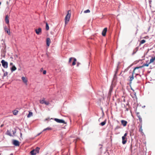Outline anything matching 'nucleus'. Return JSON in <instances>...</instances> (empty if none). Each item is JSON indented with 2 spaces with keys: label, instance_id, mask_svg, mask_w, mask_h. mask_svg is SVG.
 <instances>
[{
  "label": "nucleus",
  "instance_id": "1",
  "mask_svg": "<svg viewBox=\"0 0 155 155\" xmlns=\"http://www.w3.org/2000/svg\"><path fill=\"white\" fill-rule=\"evenodd\" d=\"M138 68H139V67H135L134 68V69L133 71L132 76H130L129 77V78H130L129 81H130V84L132 83V81L134 79V74H135L136 75H137L138 74V73L139 72V71L137 72H136L137 73H136L135 72V71L136 70L138 69Z\"/></svg>",
  "mask_w": 155,
  "mask_h": 155
},
{
  "label": "nucleus",
  "instance_id": "2",
  "mask_svg": "<svg viewBox=\"0 0 155 155\" xmlns=\"http://www.w3.org/2000/svg\"><path fill=\"white\" fill-rule=\"evenodd\" d=\"M71 17V12L69 10L68 12L67 15H66L65 17V24L66 25L67 23L69 21V19Z\"/></svg>",
  "mask_w": 155,
  "mask_h": 155
},
{
  "label": "nucleus",
  "instance_id": "3",
  "mask_svg": "<svg viewBox=\"0 0 155 155\" xmlns=\"http://www.w3.org/2000/svg\"><path fill=\"white\" fill-rule=\"evenodd\" d=\"M40 148L37 147L35 149H34L30 152V153L31 155H35L37 153H38Z\"/></svg>",
  "mask_w": 155,
  "mask_h": 155
},
{
  "label": "nucleus",
  "instance_id": "4",
  "mask_svg": "<svg viewBox=\"0 0 155 155\" xmlns=\"http://www.w3.org/2000/svg\"><path fill=\"white\" fill-rule=\"evenodd\" d=\"M3 67L5 68H7L8 67V63L7 62L5 61L4 60H2L1 61Z\"/></svg>",
  "mask_w": 155,
  "mask_h": 155
},
{
  "label": "nucleus",
  "instance_id": "5",
  "mask_svg": "<svg viewBox=\"0 0 155 155\" xmlns=\"http://www.w3.org/2000/svg\"><path fill=\"white\" fill-rule=\"evenodd\" d=\"M41 28H39L37 29H35V31L36 34L38 35H40L41 33Z\"/></svg>",
  "mask_w": 155,
  "mask_h": 155
},
{
  "label": "nucleus",
  "instance_id": "6",
  "mask_svg": "<svg viewBox=\"0 0 155 155\" xmlns=\"http://www.w3.org/2000/svg\"><path fill=\"white\" fill-rule=\"evenodd\" d=\"M54 120L58 123L66 124L64 121L62 120L59 119L57 118H55L54 119Z\"/></svg>",
  "mask_w": 155,
  "mask_h": 155
},
{
  "label": "nucleus",
  "instance_id": "7",
  "mask_svg": "<svg viewBox=\"0 0 155 155\" xmlns=\"http://www.w3.org/2000/svg\"><path fill=\"white\" fill-rule=\"evenodd\" d=\"M21 79L22 80V81H23V82L26 85H27V81H28V80L27 79L25 78V77H22V78H21Z\"/></svg>",
  "mask_w": 155,
  "mask_h": 155
},
{
  "label": "nucleus",
  "instance_id": "8",
  "mask_svg": "<svg viewBox=\"0 0 155 155\" xmlns=\"http://www.w3.org/2000/svg\"><path fill=\"white\" fill-rule=\"evenodd\" d=\"M13 144L16 146H18L19 145V141L18 140H13Z\"/></svg>",
  "mask_w": 155,
  "mask_h": 155
},
{
  "label": "nucleus",
  "instance_id": "9",
  "mask_svg": "<svg viewBox=\"0 0 155 155\" xmlns=\"http://www.w3.org/2000/svg\"><path fill=\"white\" fill-rule=\"evenodd\" d=\"M4 29L5 32H6L8 35H10V32L9 29L7 27H5Z\"/></svg>",
  "mask_w": 155,
  "mask_h": 155
},
{
  "label": "nucleus",
  "instance_id": "10",
  "mask_svg": "<svg viewBox=\"0 0 155 155\" xmlns=\"http://www.w3.org/2000/svg\"><path fill=\"white\" fill-rule=\"evenodd\" d=\"M122 143L123 144H125L127 142V138L126 137H122Z\"/></svg>",
  "mask_w": 155,
  "mask_h": 155
},
{
  "label": "nucleus",
  "instance_id": "11",
  "mask_svg": "<svg viewBox=\"0 0 155 155\" xmlns=\"http://www.w3.org/2000/svg\"><path fill=\"white\" fill-rule=\"evenodd\" d=\"M121 124L124 126H126L127 124V122L126 121H125L124 120H122L121 121Z\"/></svg>",
  "mask_w": 155,
  "mask_h": 155
},
{
  "label": "nucleus",
  "instance_id": "12",
  "mask_svg": "<svg viewBox=\"0 0 155 155\" xmlns=\"http://www.w3.org/2000/svg\"><path fill=\"white\" fill-rule=\"evenodd\" d=\"M9 16L7 15L5 16V21L6 24H8V25H9Z\"/></svg>",
  "mask_w": 155,
  "mask_h": 155
},
{
  "label": "nucleus",
  "instance_id": "13",
  "mask_svg": "<svg viewBox=\"0 0 155 155\" xmlns=\"http://www.w3.org/2000/svg\"><path fill=\"white\" fill-rule=\"evenodd\" d=\"M107 31V28H104L102 32V35L103 36H105L106 35V33Z\"/></svg>",
  "mask_w": 155,
  "mask_h": 155
},
{
  "label": "nucleus",
  "instance_id": "14",
  "mask_svg": "<svg viewBox=\"0 0 155 155\" xmlns=\"http://www.w3.org/2000/svg\"><path fill=\"white\" fill-rule=\"evenodd\" d=\"M46 44L49 47L51 43V39L49 38H47L46 39Z\"/></svg>",
  "mask_w": 155,
  "mask_h": 155
},
{
  "label": "nucleus",
  "instance_id": "15",
  "mask_svg": "<svg viewBox=\"0 0 155 155\" xmlns=\"http://www.w3.org/2000/svg\"><path fill=\"white\" fill-rule=\"evenodd\" d=\"M150 64V63H149V62L148 63H146L145 64H143L142 66L138 67H139L138 69L140 68H142L144 66L147 67L149 66V65Z\"/></svg>",
  "mask_w": 155,
  "mask_h": 155
},
{
  "label": "nucleus",
  "instance_id": "16",
  "mask_svg": "<svg viewBox=\"0 0 155 155\" xmlns=\"http://www.w3.org/2000/svg\"><path fill=\"white\" fill-rule=\"evenodd\" d=\"M140 127L139 129V131L142 134H143V130L142 129V124H140Z\"/></svg>",
  "mask_w": 155,
  "mask_h": 155
},
{
  "label": "nucleus",
  "instance_id": "17",
  "mask_svg": "<svg viewBox=\"0 0 155 155\" xmlns=\"http://www.w3.org/2000/svg\"><path fill=\"white\" fill-rule=\"evenodd\" d=\"M33 116V113L29 111V114L27 115V117L29 118Z\"/></svg>",
  "mask_w": 155,
  "mask_h": 155
},
{
  "label": "nucleus",
  "instance_id": "18",
  "mask_svg": "<svg viewBox=\"0 0 155 155\" xmlns=\"http://www.w3.org/2000/svg\"><path fill=\"white\" fill-rule=\"evenodd\" d=\"M16 68L14 65H13L11 68V70L12 72L16 70Z\"/></svg>",
  "mask_w": 155,
  "mask_h": 155
},
{
  "label": "nucleus",
  "instance_id": "19",
  "mask_svg": "<svg viewBox=\"0 0 155 155\" xmlns=\"http://www.w3.org/2000/svg\"><path fill=\"white\" fill-rule=\"evenodd\" d=\"M45 101V98H43L42 100H40V103L41 104H44Z\"/></svg>",
  "mask_w": 155,
  "mask_h": 155
},
{
  "label": "nucleus",
  "instance_id": "20",
  "mask_svg": "<svg viewBox=\"0 0 155 155\" xmlns=\"http://www.w3.org/2000/svg\"><path fill=\"white\" fill-rule=\"evenodd\" d=\"M155 60V57H152L150 59V61L149 62V63H151L153 62L154 60Z\"/></svg>",
  "mask_w": 155,
  "mask_h": 155
},
{
  "label": "nucleus",
  "instance_id": "21",
  "mask_svg": "<svg viewBox=\"0 0 155 155\" xmlns=\"http://www.w3.org/2000/svg\"><path fill=\"white\" fill-rule=\"evenodd\" d=\"M106 123V120H105L104 121L101 123L100 124V125L102 126H103L105 125Z\"/></svg>",
  "mask_w": 155,
  "mask_h": 155
},
{
  "label": "nucleus",
  "instance_id": "22",
  "mask_svg": "<svg viewBox=\"0 0 155 155\" xmlns=\"http://www.w3.org/2000/svg\"><path fill=\"white\" fill-rule=\"evenodd\" d=\"M18 112V111L17 110H15L13 111V113L14 115H16Z\"/></svg>",
  "mask_w": 155,
  "mask_h": 155
},
{
  "label": "nucleus",
  "instance_id": "23",
  "mask_svg": "<svg viewBox=\"0 0 155 155\" xmlns=\"http://www.w3.org/2000/svg\"><path fill=\"white\" fill-rule=\"evenodd\" d=\"M46 29L47 31L49 29L48 25L47 22L46 23Z\"/></svg>",
  "mask_w": 155,
  "mask_h": 155
},
{
  "label": "nucleus",
  "instance_id": "24",
  "mask_svg": "<svg viewBox=\"0 0 155 155\" xmlns=\"http://www.w3.org/2000/svg\"><path fill=\"white\" fill-rule=\"evenodd\" d=\"M52 130V128H51L50 127H48L47 128L45 129L43 131H45L46 130Z\"/></svg>",
  "mask_w": 155,
  "mask_h": 155
},
{
  "label": "nucleus",
  "instance_id": "25",
  "mask_svg": "<svg viewBox=\"0 0 155 155\" xmlns=\"http://www.w3.org/2000/svg\"><path fill=\"white\" fill-rule=\"evenodd\" d=\"M6 134L7 135H8L10 136H12V135L11 134L10 132V131L8 130L6 132Z\"/></svg>",
  "mask_w": 155,
  "mask_h": 155
},
{
  "label": "nucleus",
  "instance_id": "26",
  "mask_svg": "<svg viewBox=\"0 0 155 155\" xmlns=\"http://www.w3.org/2000/svg\"><path fill=\"white\" fill-rule=\"evenodd\" d=\"M138 118H139V120L140 122L141 123L140 124H142V119L141 116H138Z\"/></svg>",
  "mask_w": 155,
  "mask_h": 155
},
{
  "label": "nucleus",
  "instance_id": "27",
  "mask_svg": "<svg viewBox=\"0 0 155 155\" xmlns=\"http://www.w3.org/2000/svg\"><path fill=\"white\" fill-rule=\"evenodd\" d=\"M76 61H77L76 59L75 58H74V61H73L72 63V64L73 65H74L75 64Z\"/></svg>",
  "mask_w": 155,
  "mask_h": 155
},
{
  "label": "nucleus",
  "instance_id": "28",
  "mask_svg": "<svg viewBox=\"0 0 155 155\" xmlns=\"http://www.w3.org/2000/svg\"><path fill=\"white\" fill-rule=\"evenodd\" d=\"M146 42V41L145 40L143 39L142 40L140 43V44H142Z\"/></svg>",
  "mask_w": 155,
  "mask_h": 155
},
{
  "label": "nucleus",
  "instance_id": "29",
  "mask_svg": "<svg viewBox=\"0 0 155 155\" xmlns=\"http://www.w3.org/2000/svg\"><path fill=\"white\" fill-rule=\"evenodd\" d=\"M44 104L47 105H48L49 104V102L48 101H45Z\"/></svg>",
  "mask_w": 155,
  "mask_h": 155
},
{
  "label": "nucleus",
  "instance_id": "30",
  "mask_svg": "<svg viewBox=\"0 0 155 155\" xmlns=\"http://www.w3.org/2000/svg\"><path fill=\"white\" fill-rule=\"evenodd\" d=\"M90 12V10L89 9H87V10L84 11V13H89V12Z\"/></svg>",
  "mask_w": 155,
  "mask_h": 155
},
{
  "label": "nucleus",
  "instance_id": "31",
  "mask_svg": "<svg viewBox=\"0 0 155 155\" xmlns=\"http://www.w3.org/2000/svg\"><path fill=\"white\" fill-rule=\"evenodd\" d=\"M120 128V126H117V127H116V128H115V130H117V129H119V128Z\"/></svg>",
  "mask_w": 155,
  "mask_h": 155
},
{
  "label": "nucleus",
  "instance_id": "32",
  "mask_svg": "<svg viewBox=\"0 0 155 155\" xmlns=\"http://www.w3.org/2000/svg\"><path fill=\"white\" fill-rule=\"evenodd\" d=\"M43 73L44 74H45L46 73V70H44Z\"/></svg>",
  "mask_w": 155,
  "mask_h": 155
},
{
  "label": "nucleus",
  "instance_id": "33",
  "mask_svg": "<svg viewBox=\"0 0 155 155\" xmlns=\"http://www.w3.org/2000/svg\"><path fill=\"white\" fill-rule=\"evenodd\" d=\"M72 58H69V63H70L71 61V60H72Z\"/></svg>",
  "mask_w": 155,
  "mask_h": 155
},
{
  "label": "nucleus",
  "instance_id": "34",
  "mask_svg": "<svg viewBox=\"0 0 155 155\" xmlns=\"http://www.w3.org/2000/svg\"><path fill=\"white\" fill-rule=\"evenodd\" d=\"M127 133H125L124 136H123V137H126L127 136Z\"/></svg>",
  "mask_w": 155,
  "mask_h": 155
},
{
  "label": "nucleus",
  "instance_id": "35",
  "mask_svg": "<svg viewBox=\"0 0 155 155\" xmlns=\"http://www.w3.org/2000/svg\"><path fill=\"white\" fill-rule=\"evenodd\" d=\"M137 116L138 117V116H140L139 114V113H138V112L137 113Z\"/></svg>",
  "mask_w": 155,
  "mask_h": 155
},
{
  "label": "nucleus",
  "instance_id": "36",
  "mask_svg": "<svg viewBox=\"0 0 155 155\" xmlns=\"http://www.w3.org/2000/svg\"><path fill=\"white\" fill-rule=\"evenodd\" d=\"M7 75V73H5L3 75V76L4 77H5Z\"/></svg>",
  "mask_w": 155,
  "mask_h": 155
},
{
  "label": "nucleus",
  "instance_id": "37",
  "mask_svg": "<svg viewBox=\"0 0 155 155\" xmlns=\"http://www.w3.org/2000/svg\"><path fill=\"white\" fill-rule=\"evenodd\" d=\"M80 64V63H79V62L77 63V66H78Z\"/></svg>",
  "mask_w": 155,
  "mask_h": 155
},
{
  "label": "nucleus",
  "instance_id": "38",
  "mask_svg": "<svg viewBox=\"0 0 155 155\" xmlns=\"http://www.w3.org/2000/svg\"><path fill=\"white\" fill-rule=\"evenodd\" d=\"M99 146H100V149L102 148V145H101V144H100V145H99Z\"/></svg>",
  "mask_w": 155,
  "mask_h": 155
},
{
  "label": "nucleus",
  "instance_id": "39",
  "mask_svg": "<svg viewBox=\"0 0 155 155\" xmlns=\"http://www.w3.org/2000/svg\"><path fill=\"white\" fill-rule=\"evenodd\" d=\"M43 70V68H41V69H40V71H42Z\"/></svg>",
  "mask_w": 155,
  "mask_h": 155
},
{
  "label": "nucleus",
  "instance_id": "40",
  "mask_svg": "<svg viewBox=\"0 0 155 155\" xmlns=\"http://www.w3.org/2000/svg\"><path fill=\"white\" fill-rule=\"evenodd\" d=\"M13 64L12 63H10V65H13Z\"/></svg>",
  "mask_w": 155,
  "mask_h": 155
},
{
  "label": "nucleus",
  "instance_id": "41",
  "mask_svg": "<svg viewBox=\"0 0 155 155\" xmlns=\"http://www.w3.org/2000/svg\"><path fill=\"white\" fill-rule=\"evenodd\" d=\"M3 125H4V124H2V125H1L0 127H3Z\"/></svg>",
  "mask_w": 155,
  "mask_h": 155
},
{
  "label": "nucleus",
  "instance_id": "42",
  "mask_svg": "<svg viewBox=\"0 0 155 155\" xmlns=\"http://www.w3.org/2000/svg\"><path fill=\"white\" fill-rule=\"evenodd\" d=\"M124 102H125V99H124Z\"/></svg>",
  "mask_w": 155,
  "mask_h": 155
},
{
  "label": "nucleus",
  "instance_id": "43",
  "mask_svg": "<svg viewBox=\"0 0 155 155\" xmlns=\"http://www.w3.org/2000/svg\"><path fill=\"white\" fill-rule=\"evenodd\" d=\"M16 57L17 58V57H18V56H17V55H16Z\"/></svg>",
  "mask_w": 155,
  "mask_h": 155
},
{
  "label": "nucleus",
  "instance_id": "44",
  "mask_svg": "<svg viewBox=\"0 0 155 155\" xmlns=\"http://www.w3.org/2000/svg\"><path fill=\"white\" fill-rule=\"evenodd\" d=\"M1 2H0V5H1Z\"/></svg>",
  "mask_w": 155,
  "mask_h": 155
},
{
  "label": "nucleus",
  "instance_id": "45",
  "mask_svg": "<svg viewBox=\"0 0 155 155\" xmlns=\"http://www.w3.org/2000/svg\"><path fill=\"white\" fill-rule=\"evenodd\" d=\"M110 91H111V90H110V91H109V93H110Z\"/></svg>",
  "mask_w": 155,
  "mask_h": 155
},
{
  "label": "nucleus",
  "instance_id": "46",
  "mask_svg": "<svg viewBox=\"0 0 155 155\" xmlns=\"http://www.w3.org/2000/svg\"><path fill=\"white\" fill-rule=\"evenodd\" d=\"M45 120H48V119H45Z\"/></svg>",
  "mask_w": 155,
  "mask_h": 155
}]
</instances>
